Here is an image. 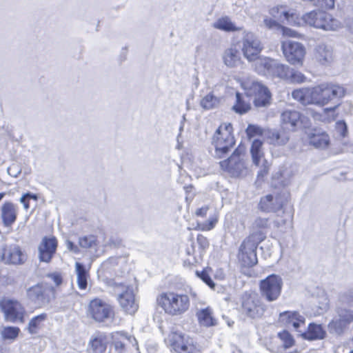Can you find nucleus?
Instances as JSON below:
<instances>
[{
    "mask_svg": "<svg viewBox=\"0 0 353 353\" xmlns=\"http://www.w3.org/2000/svg\"><path fill=\"white\" fill-rule=\"evenodd\" d=\"M112 345L117 353L125 352L126 342L132 343V345H137L136 339L125 332H115L112 334Z\"/></svg>",
    "mask_w": 353,
    "mask_h": 353,
    "instance_id": "b1692460",
    "label": "nucleus"
},
{
    "mask_svg": "<svg viewBox=\"0 0 353 353\" xmlns=\"http://www.w3.org/2000/svg\"><path fill=\"white\" fill-rule=\"evenodd\" d=\"M350 303H353V292H348L345 294Z\"/></svg>",
    "mask_w": 353,
    "mask_h": 353,
    "instance_id": "0e129e2a",
    "label": "nucleus"
},
{
    "mask_svg": "<svg viewBox=\"0 0 353 353\" xmlns=\"http://www.w3.org/2000/svg\"><path fill=\"white\" fill-rule=\"evenodd\" d=\"M262 145L263 142L258 139H254L252 143L250 152L252 154V161L256 165H259L261 159L263 157Z\"/></svg>",
    "mask_w": 353,
    "mask_h": 353,
    "instance_id": "f704fd0d",
    "label": "nucleus"
},
{
    "mask_svg": "<svg viewBox=\"0 0 353 353\" xmlns=\"http://www.w3.org/2000/svg\"><path fill=\"white\" fill-rule=\"evenodd\" d=\"M75 271L77 277L78 287L81 290H85L88 285V278L89 273L85 266L81 263H75Z\"/></svg>",
    "mask_w": 353,
    "mask_h": 353,
    "instance_id": "c756f323",
    "label": "nucleus"
},
{
    "mask_svg": "<svg viewBox=\"0 0 353 353\" xmlns=\"http://www.w3.org/2000/svg\"><path fill=\"white\" fill-rule=\"evenodd\" d=\"M303 21L316 28L324 30H334L337 28L339 22L332 16L321 10H313L302 16Z\"/></svg>",
    "mask_w": 353,
    "mask_h": 353,
    "instance_id": "9b49d317",
    "label": "nucleus"
},
{
    "mask_svg": "<svg viewBox=\"0 0 353 353\" xmlns=\"http://www.w3.org/2000/svg\"><path fill=\"white\" fill-rule=\"evenodd\" d=\"M310 144L318 149H325L330 144L329 135L325 132L312 134L310 137Z\"/></svg>",
    "mask_w": 353,
    "mask_h": 353,
    "instance_id": "7c9ffc66",
    "label": "nucleus"
},
{
    "mask_svg": "<svg viewBox=\"0 0 353 353\" xmlns=\"http://www.w3.org/2000/svg\"><path fill=\"white\" fill-rule=\"evenodd\" d=\"M214 28L226 32H234L239 29L235 26L228 17L219 19L213 25Z\"/></svg>",
    "mask_w": 353,
    "mask_h": 353,
    "instance_id": "e433bc0d",
    "label": "nucleus"
},
{
    "mask_svg": "<svg viewBox=\"0 0 353 353\" xmlns=\"http://www.w3.org/2000/svg\"><path fill=\"white\" fill-rule=\"evenodd\" d=\"M0 307L8 321L12 323L23 322V310L17 302L11 300L4 301L0 303Z\"/></svg>",
    "mask_w": 353,
    "mask_h": 353,
    "instance_id": "a211bd4d",
    "label": "nucleus"
},
{
    "mask_svg": "<svg viewBox=\"0 0 353 353\" xmlns=\"http://www.w3.org/2000/svg\"><path fill=\"white\" fill-rule=\"evenodd\" d=\"M19 201L23 205V208L26 210L29 209V208H30L29 200L26 198L25 194L22 195V196L20 198Z\"/></svg>",
    "mask_w": 353,
    "mask_h": 353,
    "instance_id": "4d7b16f0",
    "label": "nucleus"
},
{
    "mask_svg": "<svg viewBox=\"0 0 353 353\" xmlns=\"http://www.w3.org/2000/svg\"><path fill=\"white\" fill-rule=\"evenodd\" d=\"M347 326V324L339 317L330 322L328 324V330L332 334H341L343 332Z\"/></svg>",
    "mask_w": 353,
    "mask_h": 353,
    "instance_id": "4c0bfd02",
    "label": "nucleus"
},
{
    "mask_svg": "<svg viewBox=\"0 0 353 353\" xmlns=\"http://www.w3.org/2000/svg\"><path fill=\"white\" fill-rule=\"evenodd\" d=\"M248 97L246 94L245 96H243L240 92H236V103L233 105L232 110L240 114L246 113L251 108L250 103L247 100Z\"/></svg>",
    "mask_w": 353,
    "mask_h": 353,
    "instance_id": "c85d7f7f",
    "label": "nucleus"
},
{
    "mask_svg": "<svg viewBox=\"0 0 353 353\" xmlns=\"http://www.w3.org/2000/svg\"><path fill=\"white\" fill-rule=\"evenodd\" d=\"M157 303L170 316H180L184 314L189 310L190 305L188 294L174 292H162L157 296Z\"/></svg>",
    "mask_w": 353,
    "mask_h": 353,
    "instance_id": "7ed1b4c3",
    "label": "nucleus"
},
{
    "mask_svg": "<svg viewBox=\"0 0 353 353\" xmlns=\"http://www.w3.org/2000/svg\"><path fill=\"white\" fill-rule=\"evenodd\" d=\"M246 132L249 137H254L257 134H261L262 131L259 127L250 124L246 129Z\"/></svg>",
    "mask_w": 353,
    "mask_h": 353,
    "instance_id": "09e8293b",
    "label": "nucleus"
},
{
    "mask_svg": "<svg viewBox=\"0 0 353 353\" xmlns=\"http://www.w3.org/2000/svg\"><path fill=\"white\" fill-rule=\"evenodd\" d=\"M283 33L285 34H288V35H289L290 37H295V34H296V32L294 31H293V30H290L289 28L283 29Z\"/></svg>",
    "mask_w": 353,
    "mask_h": 353,
    "instance_id": "680f3d73",
    "label": "nucleus"
},
{
    "mask_svg": "<svg viewBox=\"0 0 353 353\" xmlns=\"http://www.w3.org/2000/svg\"><path fill=\"white\" fill-rule=\"evenodd\" d=\"M4 196H5L4 192L0 193V201L2 200V199L4 197Z\"/></svg>",
    "mask_w": 353,
    "mask_h": 353,
    "instance_id": "338daca9",
    "label": "nucleus"
},
{
    "mask_svg": "<svg viewBox=\"0 0 353 353\" xmlns=\"http://www.w3.org/2000/svg\"><path fill=\"white\" fill-rule=\"evenodd\" d=\"M2 261L6 264L20 265L25 262L26 256L17 245H11L3 250Z\"/></svg>",
    "mask_w": 353,
    "mask_h": 353,
    "instance_id": "aec40b11",
    "label": "nucleus"
},
{
    "mask_svg": "<svg viewBox=\"0 0 353 353\" xmlns=\"http://www.w3.org/2000/svg\"><path fill=\"white\" fill-rule=\"evenodd\" d=\"M315 6L321 9H332L334 6V0H317Z\"/></svg>",
    "mask_w": 353,
    "mask_h": 353,
    "instance_id": "49530a36",
    "label": "nucleus"
},
{
    "mask_svg": "<svg viewBox=\"0 0 353 353\" xmlns=\"http://www.w3.org/2000/svg\"><path fill=\"white\" fill-rule=\"evenodd\" d=\"M282 50L287 61L292 65H302L305 54V47L300 43L292 40L282 42Z\"/></svg>",
    "mask_w": 353,
    "mask_h": 353,
    "instance_id": "dca6fc26",
    "label": "nucleus"
},
{
    "mask_svg": "<svg viewBox=\"0 0 353 353\" xmlns=\"http://www.w3.org/2000/svg\"><path fill=\"white\" fill-rule=\"evenodd\" d=\"M21 172V169L17 164H12L8 168V173L13 177H17Z\"/></svg>",
    "mask_w": 353,
    "mask_h": 353,
    "instance_id": "8fccbe9b",
    "label": "nucleus"
},
{
    "mask_svg": "<svg viewBox=\"0 0 353 353\" xmlns=\"http://www.w3.org/2000/svg\"><path fill=\"white\" fill-rule=\"evenodd\" d=\"M305 80L306 77L303 74L290 68V72H289V75L286 81H289L293 83H301L305 82Z\"/></svg>",
    "mask_w": 353,
    "mask_h": 353,
    "instance_id": "c03bdc74",
    "label": "nucleus"
},
{
    "mask_svg": "<svg viewBox=\"0 0 353 353\" xmlns=\"http://www.w3.org/2000/svg\"><path fill=\"white\" fill-rule=\"evenodd\" d=\"M240 312L250 319H261L265 311V306L257 294L245 292L241 297Z\"/></svg>",
    "mask_w": 353,
    "mask_h": 353,
    "instance_id": "6e6552de",
    "label": "nucleus"
},
{
    "mask_svg": "<svg viewBox=\"0 0 353 353\" xmlns=\"http://www.w3.org/2000/svg\"><path fill=\"white\" fill-rule=\"evenodd\" d=\"M79 244L83 248H91L97 245V238L93 235L84 236L79 239Z\"/></svg>",
    "mask_w": 353,
    "mask_h": 353,
    "instance_id": "37998d69",
    "label": "nucleus"
},
{
    "mask_svg": "<svg viewBox=\"0 0 353 353\" xmlns=\"http://www.w3.org/2000/svg\"><path fill=\"white\" fill-rule=\"evenodd\" d=\"M216 221L217 220L216 219L209 220L208 225L204 227V229L207 230L212 229L215 226Z\"/></svg>",
    "mask_w": 353,
    "mask_h": 353,
    "instance_id": "13d9d810",
    "label": "nucleus"
},
{
    "mask_svg": "<svg viewBox=\"0 0 353 353\" xmlns=\"http://www.w3.org/2000/svg\"><path fill=\"white\" fill-rule=\"evenodd\" d=\"M282 13L285 16V19L289 21L290 20V15H289L288 12L284 11Z\"/></svg>",
    "mask_w": 353,
    "mask_h": 353,
    "instance_id": "69168bd1",
    "label": "nucleus"
},
{
    "mask_svg": "<svg viewBox=\"0 0 353 353\" xmlns=\"http://www.w3.org/2000/svg\"><path fill=\"white\" fill-rule=\"evenodd\" d=\"M263 49L259 39L252 32H247L242 39V52L244 57L254 63L259 59L258 55Z\"/></svg>",
    "mask_w": 353,
    "mask_h": 353,
    "instance_id": "2eb2a0df",
    "label": "nucleus"
},
{
    "mask_svg": "<svg viewBox=\"0 0 353 353\" xmlns=\"http://www.w3.org/2000/svg\"><path fill=\"white\" fill-rule=\"evenodd\" d=\"M338 317H339L346 324L349 325L353 321V310L338 307L336 309Z\"/></svg>",
    "mask_w": 353,
    "mask_h": 353,
    "instance_id": "79ce46f5",
    "label": "nucleus"
},
{
    "mask_svg": "<svg viewBox=\"0 0 353 353\" xmlns=\"http://www.w3.org/2000/svg\"><path fill=\"white\" fill-rule=\"evenodd\" d=\"M212 143L215 148V157L223 158L235 145L232 125L230 123L221 125L212 137Z\"/></svg>",
    "mask_w": 353,
    "mask_h": 353,
    "instance_id": "423d86ee",
    "label": "nucleus"
},
{
    "mask_svg": "<svg viewBox=\"0 0 353 353\" xmlns=\"http://www.w3.org/2000/svg\"><path fill=\"white\" fill-rule=\"evenodd\" d=\"M106 349V339L99 336L90 340L87 347V352L88 353H105Z\"/></svg>",
    "mask_w": 353,
    "mask_h": 353,
    "instance_id": "bb28decb",
    "label": "nucleus"
},
{
    "mask_svg": "<svg viewBox=\"0 0 353 353\" xmlns=\"http://www.w3.org/2000/svg\"><path fill=\"white\" fill-rule=\"evenodd\" d=\"M54 287L46 283H38L27 290L29 300L39 307L48 305L54 298Z\"/></svg>",
    "mask_w": 353,
    "mask_h": 353,
    "instance_id": "f8f14e48",
    "label": "nucleus"
},
{
    "mask_svg": "<svg viewBox=\"0 0 353 353\" xmlns=\"http://www.w3.org/2000/svg\"><path fill=\"white\" fill-rule=\"evenodd\" d=\"M266 238L262 232H252L241 243L238 254L244 267H252L257 263L256 249L259 243Z\"/></svg>",
    "mask_w": 353,
    "mask_h": 353,
    "instance_id": "20e7f679",
    "label": "nucleus"
},
{
    "mask_svg": "<svg viewBox=\"0 0 353 353\" xmlns=\"http://www.w3.org/2000/svg\"><path fill=\"white\" fill-rule=\"evenodd\" d=\"M18 208L11 201L4 202L0 207V217L6 228H11L17 220Z\"/></svg>",
    "mask_w": 353,
    "mask_h": 353,
    "instance_id": "412c9836",
    "label": "nucleus"
},
{
    "mask_svg": "<svg viewBox=\"0 0 353 353\" xmlns=\"http://www.w3.org/2000/svg\"><path fill=\"white\" fill-rule=\"evenodd\" d=\"M57 247V241L55 237H43L38 247L39 260L46 263L50 262Z\"/></svg>",
    "mask_w": 353,
    "mask_h": 353,
    "instance_id": "6ab92c4d",
    "label": "nucleus"
},
{
    "mask_svg": "<svg viewBox=\"0 0 353 353\" xmlns=\"http://www.w3.org/2000/svg\"><path fill=\"white\" fill-rule=\"evenodd\" d=\"M196 275L200 278L205 283H206L210 288H214L215 283L205 270H202L201 272L196 271Z\"/></svg>",
    "mask_w": 353,
    "mask_h": 353,
    "instance_id": "a18cd8bd",
    "label": "nucleus"
},
{
    "mask_svg": "<svg viewBox=\"0 0 353 353\" xmlns=\"http://www.w3.org/2000/svg\"><path fill=\"white\" fill-rule=\"evenodd\" d=\"M270 226V221L268 218L256 217L252 224V232H262Z\"/></svg>",
    "mask_w": 353,
    "mask_h": 353,
    "instance_id": "a19ab883",
    "label": "nucleus"
},
{
    "mask_svg": "<svg viewBox=\"0 0 353 353\" xmlns=\"http://www.w3.org/2000/svg\"><path fill=\"white\" fill-rule=\"evenodd\" d=\"M48 276L53 281L57 286L62 283V278L59 274L52 273L48 274Z\"/></svg>",
    "mask_w": 353,
    "mask_h": 353,
    "instance_id": "864d4df0",
    "label": "nucleus"
},
{
    "mask_svg": "<svg viewBox=\"0 0 353 353\" xmlns=\"http://www.w3.org/2000/svg\"><path fill=\"white\" fill-rule=\"evenodd\" d=\"M283 207V203L277 195L272 194L262 196L258 203V209L265 213L276 212Z\"/></svg>",
    "mask_w": 353,
    "mask_h": 353,
    "instance_id": "4be33fe9",
    "label": "nucleus"
},
{
    "mask_svg": "<svg viewBox=\"0 0 353 353\" xmlns=\"http://www.w3.org/2000/svg\"><path fill=\"white\" fill-rule=\"evenodd\" d=\"M244 153V147L239 146L228 159L220 162L221 169L232 177L243 176L247 171Z\"/></svg>",
    "mask_w": 353,
    "mask_h": 353,
    "instance_id": "1a4fd4ad",
    "label": "nucleus"
},
{
    "mask_svg": "<svg viewBox=\"0 0 353 353\" xmlns=\"http://www.w3.org/2000/svg\"><path fill=\"white\" fill-rule=\"evenodd\" d=\"M315 57L323 65L331 62L333 58L332 47L324 43L319 44L315 49Z\"/></svg>",
    "mask_w": 353,
    "mask_h": 353,
    "instance_id": "393cba45",
    "label": "nucleus"
},
{
    "mask_svg": "<svg viewBox=\"0 0 353 353\" xmlns=\"http://www.w3.org/2000/svg\"><path fill=\"white\" fill-rule=\"evenodd\" d=\"M19 332L17 327L7 326L3 328L1 335L4 340H14L18 336Z\"/></svg>",
    "mask_w": 353,
    "mask_h": 353,
    "instance_id": "ea45409f",
    "label": "nucleus"
},
{
    "mask_svg": "<svg viewBox=\"0 0 353 353\" xmlns=\"http://www.w3.org/2000/svg\"><path fill=\"white\" fill-rule=\"evenodd\" d=\"M208 209L209 208L208 206H203L196 211V214L199 216H205Z\"/></svg>",
    "mask_w": 353,
    "mask_h": 353,
    "instance_id": "6e6d98bb",
    "label": "nucleus"
},
{
    "mask_svg": "<svg viewBox=\"0 0 353 353\" xmlns=\"http://www.w3.org/2000/svg\"><path fill=\"white\" fill-rule=\"evenodd\" d=\"M224 64L229 68H235L241 61L239 50L235 48H230L226 49L222 55Z\"/></svg>",
    "mask_w": 353,
    "mask_h": 353,
    "instance_id": "a878e982",
    "label": "nucleus"
},
{
    "mask_svg": "<svg viewBox=\"0 0 353 353\" xmlns=\"http://www.w3.org/2000/svg\"><path fill=\"white\" fill-rule=\"evenodd\" d=\"M254 70L259 74L287 80L290 68L269 57L259 58L254 63Z\"/></svg>",
    "mask_w": 353,
    "mask_h": 353,
    "instance_id": "39448f33",
    "label": "nucleus"
},
{
    "mask_svg": "<svg viewBox=\"0 0 353 353\" xmlns=\"http://www.w3.org/2000/svg\"><path fill=\"white\" fill-rule=\"evenodd\" d=\"M286 223V220H275L274 221V225L279 228L281 226L284 225Z\"/></svg>",
    "mask_w": 353,
    "mask_h": 353,
    "instance_id": "052dcab7",
    "label": "nucleus"
},
{
    "mask_svg": "<svg viewBox=\"0 0 353 353\" xmlns=\"http://www.w3.org/2000/svg\"><path fill=\"white\" fill-rule=\"evenodd\" d=\"M247 97L253 99L256 108H266L271 103L272 94L269 89L257 81L248 82L245 87Z\"/></svg>",
    "mask_w": 353,
    "mask_h": 353,
    "instance_id": "9d476101",
    "label": "nucleus"
},
{
    "mask_svg": "<svg viewBox=\"0 0 353 353\" xmlns=\"http://www.w3.org/2000/svg\"><path fill=\"white\" fill-rule=\"evenodd\" d=\"M168 341L172 349L176 353H201V347L190 336L180 332H172Z\"/></svg>",
    "mask_w": 353,
    "mask_h": 353,
    "instance_id": "0eeeda50",
    "label": "nucleus"
},
{
    "mask_svg": "<svg viewBox=\"0 0 353 353\" xmlns=\"http://www.w3.org/2000/svg\"><path fill=\"white\" fill-rule=\"evenodd\" d=\"M66 245H67V248L69 250L72 251L74 253H78L79 252V248H78L77 245H76L72 241H68L66 242Z\"/></svg>",
    "mask_w": 353,
    "mask_h": 353,
    "instance_id": "5fc2aeb1",
    "label": "nucleus"
},
{
    "mask_svg": "<svg viewBox=\"0 0 353 353\" xmlns=\"http://www.w3.org/2000/svg\"><path fill=\"white\" fill-rule=\"evenodd\" d=\"M279 338L280 341L282 342V347H279L276 350H272L274 353H283V352L292 347L294 345V341L291 336V334L287 332L283 331L282 332L279 333Z\"/></svg>",
    "mask_w": 353,
    "mask_h": 353,
    "instance_id": "c9c22d12",
    "label": "nucleus"
},
{
    "mask_svg": "<svg viewBox=\"0 0 353 353\" xmlns=\"http://www.w3.org/2000/svg\"><path fill=\"white\" fill-rule=\"evenodd\" d=\"M196 241L199 247L203 250L206 249L209 246V242L208 239L202 234H199L197 236Z\"/></svg>",
    "mask_w": 353,
    "mask_h": 353,
    "instance_id": "3c124183",
    "label": "nucleus"
},
{
    "mask_svg": "<svg viewBox=\"0 0 353 353\" xmlns=\"http://www.w3.org/2000/svg\"><path fill=\"white\" fill-rule=\"evenodd\" d=\"M336 131L341 137H345L347 135V126L344 121H339L336 122Z\"/></svg>",
    "mask_w": 353,
    "mask_h": 353,
    "instance_id": "de8ad7c7",
    "label": "nucleus"
},
{
    "mask_svg": "<svg viewBox=\"0 0 353 353\" xmlns=\"http://www.w3.org/2000/svg\"><path fill=\"white\" fill-rule=\"evenodd\" d=\"M259 287L262 298L272 302L276 301L281 295L283 280L279 275L272 274L261 280Z\"/></svg>",
    "mask_w": 353,
    "mask_h": 353,
    "instance_id": "ddd939ff",
    "label": "nucleus"
},
{
    "mask_svg": "<svg viewBox=\"0 0 353 353\" xmlns=\"http://www.w3.org/2000/svg\"><path fill=\"white\" fill-rule=\"evenodd\" d=\"M292 96L294 99L303 105L312 104L311 88H303L295 90L292 92Z\"/></svg>",
    "mask_w": 353,
    "mask_h": 353,
    "instance_id": "473e14b6",
    "label": "nucleus"
},
{
    "mask_svg": "<svg viewBox=\"0 0 353 353\" xmlns=\"http://www.w3.org/2000/svg\"><path fill=\"white\" fill-rule=\"evenodd\" d=\"M118 301L121 308L129 314H134L138 310L139 305L132 286L125 287V290L119 294Z\"/></svg>",
    "mask_w": 353,
    "mask_h": 353,
    "instance_id": "f3484780",
    "label": "nucleus"
},
{
    "mask_svg": "<svg viewBox=\"0 0 353 353\" xmlns=\"http://www.w3.org/2000/svg\"><path fill=\"white\" fill-rule=\"evenodd\" d=\"M346 90L339 85L332 83H322L311 88L312 104L324 105L329 102L336 103L333 108H326L325 112L334 113L335 109L340 105L339 101L345 97Z\"/></svg>",
    "mask_w": 353,
    "mask_h": 353,
    "instance_id": "f03ea898",
    "label": "nucleus"
},
{
    "mask_svg": "<svg viewBox=\"0 0 353 353\" xmlns=\"http://www.w3.org/2000/svg\"><path fill=\"white\" fill-rule=\"evenodd\" d=\"M232 353H241V352L239 350H236L232 351Z\"/></svg>",
    "mask_w": 353,
    "mask_h": 353,
    "instance_id": "774afa93",
    "label": "nucleus"
},
{
    "mask_svg": "<svg viewBox=\"0 0 353 353\" xmlns=\"http://www.w3.org/2000/svg\"><path fill=\"white\" fill-rule=\"evenodd\" d=\"M24 194H25V196H26V198L28 200H30V199H33L34 201H37L38 200V196L36 194H34V193H32V192H27V193H26Z\"/></svg>",
    "mask_w": 353,
    "mask_h": 353,
    "instance_id": "bf43d9fd",
    "label": "nucleus"
},
{
    "mask_svg": "<svg viewBox=\"0 0 353 353\" xmlns=\"http://www.w3.org/2000/svg\"><path fill=\"white\" fill-rule=\"evenodd\" d=\"M265 22L267 26H268L270 28L273 27L276 25V22L274 20H265Z\"/></svg>",
    "mask_w": 353,
    "mask_h": 353,
    "instance_id": "e2e57ef3",
    "label": "nucleus"
},
{
    "mask_svg": "<svg viewBox=\"0 0 353 353\" xmlns=\"http://www.w3.org/2000/svg\"><path fill=\"white\" fill-rule=\"evenodd\" d=\"M196 316L202 326L210 327L216 324V320L212 317V312L209 307L198 310Z\"/></svg>",
    "mask_w": 353,
    "mask_h": 353,
    "instance_id": "cd10ccee",
    "label": "nucleus"
},
{
    "mask_svg": "<svg viewBox=\"0 0 353 353\" xmlns=\"http://www.w3.org/2000/svg\"><path fill=\"white\" fill-rule=\"evenodd\" d=\"M322 301L319 302V308L322 312H325L329 308V300L327 296L321 297Z\"/></svg>",
    "mask_w": 353,
    "mask_h": 353,
    "instance_id": "603ef678",
    "label": "nucleus"
},
{
    "mask_svg": "<svg viewBox=\"0 0 353 353\" xmlns=\"http://www.w3.org/2000/svg\"><path fill=\"white\" fill-rule=\"evenodd\" d=\"M301 122V114L296 110H285L281 114V128L283 130L294 131Z\"/></svg>",
    "mask_w": 353,
    "mask_h": 353,
    "instance_id": "5701e85b",
    "label": "nucleus"
},
{
    "mask_svg": "<svg viewBox=\"0 0 353 353\" xmlns=\"http://www.w3.org/2000/svg\"><path fill=\"white\" fill-rule=\"evenodd\" d=\"M88 314L94 321L99 323L112 319L114 314L112 307L98 298L90 301Z\"/></svg>",
    "mask_w": 353,
    "mask_h": 353,
    "instance_id": "4468645a",
    "label": "nucleus"
},
{
    "mask_svg": "<svg viewBox=\"0 0 353 353\" xmlns=\"http://www.w3.org/2000/svg\"><path fill=\"white\" fill-rule=\"evenodd\" d=\"M268 137L270 143L274 145H284L290 139L289 134L283 130L282 131H270Z\"/></svg>",
    "mask_w": 353,
    "mask_h": 353,
    "instance_id": "2f4dec72",
    "label": "nucleus"
},
{
    "mask_svg": "<svg viewBox=\"0 0 353 353\" xmlns=\"http://www.w3.org/2000/svg\"><path fill=\"white\" fill-rule=\"evenodd\" d=\"M221 98L215 96L212 92H210L200 101V105L204 110H211L219 107L221 103Z\"/></svg>",
    "mask_w": 353,
    "mask_h": 353,
    "instance_id": "72a5a7b5",
    "label": "nucleus"
},
{
    "mask_svg": "<svg viewBox=\"0 0 353 353\" xmlns=\"http://www.w3.org/2000/svg\"><path fill=\"white\" fill-rule=\"evenodd\" d=\"M305 317L296 311H285L280 314L279 321L288 326L292 325L304 339L314 341L323 339L326 332L321 325L311 323L307 329H305Z\"/></svg>",
    "mask_w": 353,
    "mask_h": 353,
    "instance_id": "f257e3e1",
    "label": "nucleus"
},
{
    "mask_svg": "<svg viewBox=\"0 0 353 353\" xmlns=\"http://www.w3.org/2000/svg\"><path fill=\"white\" fill-rule=\"evenodd\" d=\"M46 314H41L32 318L28 323V331L31 334H37L41 327V323L46 319Z\"/></svg>",
    "mask_w": 353,
    "mask_h": 353,
    "instance_id": "58836bf2",
    "label": "nucleus"
}]
</instances>
